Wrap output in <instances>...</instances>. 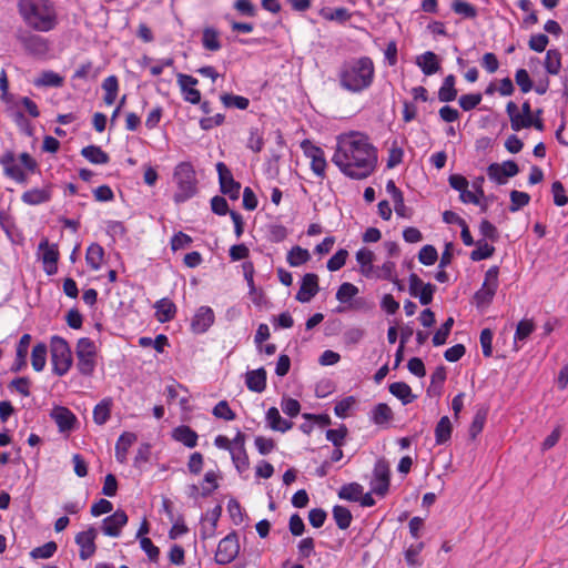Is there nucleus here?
I'll return each mask as SVG.
<instances>
[{
	"label": "nucleus",
	"mask_w": 568,
	"mask_h": 568,
	"mask_svg": "<svg viewBox=\"0 0 568 568\" xmlns=\"http://www.w3.org/2000/svg\"><path fill=\"white\" fill-rule=\"evenodd\" d=\"M358 294V288L352 283L345 282L341 284L336 292V300L341 303H348Z\"/></svg>",
	"instance_id": "obj_58"
},
{
	"label": "nucleus",
	"mask_w": 568,
	"mask_h": 568,
	"mask_svg": "<svg viewBox=\"0 0 568 568\" xmlns=\"http://www.w3.org/2000/svg\"><path fill=\"white\" fill-rule=\"evenodd\" d=\"M395 268L394 262L386 261L382 266L374 267L372 277L396 282Z\"/></svg>",
	"instance_id": "obj_50"
},
{
	"label": "nucleus",
	"mask_w": 568,
	"mask_h": 568,
	"mask_svg": "<svg viewBox=\"0 0 568 568\" xmlns=\"http://www.w3.org/2000/svg\"><path fill=\"white\" fill-rule=\"evenodd\" d=\"M18 11L27 27L37 32H50L59 24V13L52 0H19Z\"/></svg>",
	"instance_id": "obj_3"
},
{
	"label": "nucleus",
	"mask_w": 568,
	"mask_h": 568,
	"mask_svg": "<svg viewBox=\"0 0 568 568\" xmlns=\"http://www.w3.org/2000/svg\"><path fill=\"white\" fill-rule=\"evenodd\" d=\"M495 252V247L484 241L476 243V248L470 253V258L475 262L490 257Z\"/></svg>",
	"instance_id": "obj_56"
},
{
	"label": "nucleus",
	"mask_w": 568,
	"mask_h": 568,
	"mask_svg": "<svg viewBox=\"0 0 568 568\" xmlns=\"http://www.w3.org/2000/svg\"><path fill=\"white\" fill-rule=\"evenodd\" d=\"M51 199V191L49 187L31 189L21 195L23 203L28 205H39L49 202Z\"/></svg>",
	"instance_id": "obj_29"
},
{
	"label": "nucleus",
	"mask_w": 568,
	"mask_h": 568,
	"mask_svg": "<svg viewBox=\"0 0 568 568\" xmlns=\"http://www.w3.org/2000/svg\"><path fill=\"white\" fill-rule=\"evenodd\" d=\"M267 427L274 432L286 433L293 427V422L283 418L276 407H270L265 414Z\"/></svg>",
	"instance_id": "obj_24"
},
{
	"label": "nucleus",
	"mask_w": 568,
	"mask_h": 568,
	"mask_svg": "<svg viewBox=\"0 0 568 568\" xmlns=\"http://www.w3.org/2000/svg\"><path fill=\"white\" fill-rule=\"evenodd\" d=\"M50 417L57 424L60 433H70L78 422L75 415L64 406L53 407Z\"/></svg>",
	"instance_id": "obj_20"
},
{
	"label": "nucleus",
	"mask_w": 568,
	"mask_h": 568,
	"mask_svg": "<svg viewBox=\"0 0 568 568\" xmlns=\"http://www.w3.org/2000/svg\"><path fill=\"white\" fill-rule=\"evenodd\" d=\"M138 437L134 433H123L115 444V458L119 463L126 462L128 452L131 446L136 442Z\"/></svg>",
	"instance_id": "obj_27"
},
{
	"label": "nucleus",
	"mask_w": 568,
	"mask_h": 568,
	"mask_svg": "<svg viewBox=\"0 0 568 568\" xmlns=\"http://www.w3.org/2000/svg\"><path fill=\"white\" fill-rule=\"evenodd\" d=\"M535 324L532 320L524 318L521 320L516 327L514 342H524L528 338V336L534 332Z\"/></svg>",
	"instance_id": "obj_53"
},
{
	"label": "nucleus",
	"mask_w": 568,
	"mask_h": 568,
	"mask_svg": "<svg viewBox=\"0 0 568 568\" xmlns=\"http://www.w3.org/2000/svg\"><path fill=\"white\" fill-rule=\"evenodd\" d=\"M240 551L239 538L235 532H231L220 540L215 552V561L219 565L232 562Z\"/></svg>",
	"instance_id": "obj_10"
},
{
	"label": "nucleus",
	"mask_w": 568,
	"mask_h": 568,
	"mask_svg": "<svg viewBox=\"0 0 568 568\" xmlns=\"http://www.w3.org/2000/svg\"><path fill=\"white\" fill-rule=\"evenodd\" d=\"M347 435V428L345 425L336 429H328L326 432V439L331 442L335 447H341L344 444V439Z\"/></svg>",
	"instance_id": "obj_62"
},
{
	"label": "nucleus",
	"mask_w": 568,
	"mask_h": 568,
	"mask_svg": "<svg viewBox=\"0 0 568 568\" xmlns=\"http://www.w3.org/2000/svg\"><path fill=\"white\" fill-rule=\"evenodd\" d=\"M48 347L43 343L33 346L31 352V364L36 372H42L47 363Z\"/></svg>",
	"instance_id": "obj_40"
},
{
	"label": "nucleus",
	"mask_w": 568,
	"mask_h": 568,
	"mask_svg": "<svg viewBox=\"0 0 568 568\" xmlns=\"http://www.w3.org/2000/svg\"><path fill=\"white\" fill-rule=\"evenodd\" d=\"M41 252V261L43 270L48 275H53L58 272L59 250L55 244H50L48 240H43L39 244Z\"/></svg>",
	"instance_id": "obj_17"
},
{
	"label": "nucleus",
	"mask_w": 568,
	"mask_h": 568,
	"mask_svg": "<svg viewBox=\"0 0 568 568\" xmlns=\"http://www.w3.org/2000/svg\"><path fill=\"white\" fill-rule=\"evenodd\" d=\"M436 291L435 285L424 283L416 274L409 275V294L417 297L422 305H428L433 301Z\"/></svg>",
	"instance_id": "obj_16"
},
{
	"label": "nucleus",
	"mask_w": 568,
	"mask_h": 568,
	"mask_svg": "<svg viewBox=\"0 0 568 568\" xmlns=\"http://www.w3.org/2000/svg\"><path fill=\"white\" fill-rule=\"evenodd\" d=\"M544 67L549 74H558L561 68V54L558 50H548L545 57Z\"/></svg>",
	"instance_id": "obj_45"
},
{
	"label": "nucleus",
	"mask_w": 568,
	"mask_h": 568,
	"mask_svg": "<svg viewBox=\"0 0 568 568\" xmlns=\"http://www.w3.org/2000/svg\"><path fill=\"white\" fill-rule=\"evenodd\" d=\"M374 258V253L366 247H362L356 252V261L359 265L361 273L366 277L373 276Z\"/></svg>",
	"instance_id": "obj_32"
},
{
	"label": "nucleus",
	"mask_w": 568,
	"mask_h": 568,
	"mask_svg": "<svg viewBox=\"0 0 568 568\" xmlns=\"http://www.w3.org/2000/svg\"><path fill=\"white\" fill-rule=\"evenodd\" d=\"M232 463L239 474H243L250 468V460L246 453L245 447L244 448H232L230 452Z\"/></svg>",
	"instance_id": "obj_42"
},
{
	"label": "nucleus",
	"mask_w": 568,
	"mask_h": 568,
	"mask_svg": "<svg viewBox=\"0 0 568 568\" xmlns=\"http://www.w3.org/2000/svg\"><path fill=\"white\" fill-rule=\"evenodd\" d=\"M393 410L387 404L379 403L371 412V420L378 426L389 424L393 419Z\"/></svg>",
	"instance_id": "obj_35"
},
{
	"label": "nucleus",
	"mask_w": 568,
	"mask_h": 568,
	"mask_svg": "<svg viewBox=\"0 0 568 568\" xmlns=\"http://www.w3.org/2000/svg\"><path fill=\"white\" fill-rule=\"evenodd\" d=\"M389 393L397 397L404 405L412 403L415 396L412 393V388L404 382H395L388 386Z\"/></svg>",
	"instance_id": "obj_36"
},
{
	"label": "nucleus",
	"mask_w": 568,
	"mask_h": 568,
	"mask_svg": "<svg viewBox=\"0 0 568 568\" xmlns=\"http://www.w3.org/2000/svg\"><path fill=\"white\" fill-rule=\"evenodd\" d=\"M320 291L318 276L314 273H307L302 277L296 300L301 303H308Z\"/></svg>",
	"instance_id": "obj_22"
},
{
	"label": "nucleus",
	"mask_w": 568,
	"mask_h": 568,
	"mask_svg": "<svg viewBox=\"0 0 568 568\" xmlns=\"http://www.w3.org/2000/svg\"><path fill=\"white\" fill-rule=\"evenodd\" d=\"M246 386L250 390L262 393L266 387V372L264 368H257L246 373Z\"/></svg>",
	"instance_id": "obj_28"
},
{
	"label": "nucleus",
	"mask_w": 568,
	"mask_h": 568,
	"mask_svg": "<svg viewBox=\"0 0 568 568\" xmlns=\"http://www.w3.org/2000/svg\"><path fill=\"white\" fill-rule=\"evenodd\" d=\"M454 325V318L448 317L445 323L436 331V333L433 336V344L435 346H440L446 343V339L452 331V327Z\"/></svg>",
	"instance_id": "obj_60"
},
{
	"label": "nucleus",
	"mask_w": 568,
	"mask_h": 568,
	"mask_svg": "<svg viewBox=\"0 0 568 568\" xmlns=\"http://www.w3.org/2000/svg\"><path fill=\"white\" fill-rule=\"evenodd\" d=\"M481 99L483 97L480 93H469L462 95L458 99V103L464 111H470L481 102Z\"/></svg>",
	"instance_id": "obj_63"
},
{
	"label": "nucleus",
	"mask_w": 568,
	"mask_h": 568,
	"mask_svg": "<svg viewBox=\"0 0 568 568\" xmlns=\"http://www.w3.org/2000/svg\"><path fill=\"white\" fill-rule=\"evenodd\" d=\"M301 148L305 156L311 160V169L314 174L323 178L327 166L324 151L320 146L314 145L308 140L303 141Z\"/></svg>",
	"instance_id": "obj_12"
},
{
	"label": "nucleus",
	"mask_w": 568,
	"mask_h": 568,
	"mask_svg": "<svg viewBox=\"0 0 568 568\" xmlns=\"http://www.w3.org/2000/svg\"><path fill=\"white\" fill-rule=\"evenodd\" d=\"M104 258V250L98 243H92L88 246L85 253L87 264L93 270L98 271L101 268Z\"/></svg>",
	"instance_id": "obj_34"
},
{
	"label": "nucleus",
	"mask_w": 568,
	"mask_h": 568,
	"mask_svg": "<svg viewBox=\"0 0 568 568\" xmlns=\"http://www.w3.org/2000/svg\"><path fill=\"white\" fill-rule=\"evenodd\" d=\"M128 524V515L124 510L118 509L112 515L105 517L101 524V530L105 536L119 537L122 528Z\"/></svg>",
	"instance_id": "obj_19"
},
{
	"label": "nucleus",
	"mask_w": 568,
	"mask_h": 568,
	"mask_svg": "<svg viewBox=\"0 0 568 568\" xmlns=\"http://www.w3.org/2000/svg\"><path fill=\"white\" fill-rule=\"evenodd\" d=\"M424 542L419 541L416 544H412L406 550H405V560L409 567H420L422 561L419 559V555L424 549Z\"/></svg>",
	"instance_id": "obj_51"
},
{
	"label": "nucleus",
	"mask_w": 568,
	"mask_h": 568,
	"mask_svg": "<svg viewBox=\"0 0 568 568\" xmlns=\"http://www.w3.org/2000/svg\"><path fill=\"white\" fill-rule=\"evenodd\" d=\"M455 83H456V78L454 74H448L444 79V81L438 90V100L440 102H446V103L452 102L457 98L458 91L455 88Z\"/></svg>",
	"instance_id": "obj_33"
},
{
	"label": "nucleus",
	"mask_w": 568,
	"mask_h": 568,
	"mask_svg": "<svg viewBox=\"0 0 568 568\" xmlns=\"http://www.w3.org/2000/svg\"><path fill=\"white\" fill-rule=\"evenodd\" d=\"M215 314L210 306H200L190 323V328L194 334H204L214 324Z\"/></svg>",
	"instance_id": "obj_15"
},
{
	"label": "nucleus",
	"mask_w": 568,
	"mask_h": 568,
	"mask_svg": "<svg viewBox=\"0 0 568 568\" xmlns=\"http://www.w3.org/2000/svg\"><path fill=\"white\" fill-rule=\"evenodd\" d=\"M58 549V546L54 541H48L40 547H36L30 551V556L33 559H49L51 558Z\"/></svg>",
	"instance_id": "obj_55"
},
{
	"label": "nucleus",
	"mask_w": 568,
	"mask_h": 568,
	"mask_svg": "<svg viewBox=\"0 0 568 568\" xmlns=\"http://www.w3.org/2000/svg\"><path fill=\"white\" fill-rule=\"evenodd\" d=\"M452 435V423L447 416L439 419L435 428V439L438 445L446 443Z\"/></svg>",
	"instance_id": "obj_47"
},
{
	"label": "nucleus",
	"mask_w": 568,
	"mask_h": 568,
	"mask_svg": "<svg viewBox=\"0 0 568 568\" xmlns=\"http://www.w3.org/2000/svg\"><path fill=\"white\" fill-rule=\"evenodd\" d=\"M498 266H491L485 274V281L481 287L475 293V302L477 306H484L491 302L498 288Z\"/></svg>",
	"instance_id": "obj_9"
},
{
	"label": "nucleus",
	"mask_w": 568,
	"mask_h": 568,
	"mask_svg": "<svg viewBox=\"0 0 568 568\" xmlns=\"http://www.w3.org/2000/svg\"><path fill=\"white\" fill-rule=\"evenodd\" d=\"M437 258V250L433 245H425L420 248L418 260L422 264L433 265Z\"/></svg>",
	"instance_id": "obj_64"
},
{
	"label": "nucleus",
	"mask_w": 568,
	"mask_h": 568,
	"mask_svg": "<svg viewBox=\"0 0 568 568\" xmlns=\"http://www.w3.org/2000/svg\"><path fill=\"white\" fill-rule=\"evenodd\" d=\"M348 257V252L345 248L338 250L328 261H327V268L331 272H336L341 270Z\"/></svg>",
	"instance_id": "obj_61"
},
{
	"label": "nucleus",
	"mask_w": 568,
	"mask_h": 568,
	"mask_svg": "<svg viewBox=\"0 0 568 568\" xmlns=\"http://www.w3.org/2000/svg\"><path fill=\"white\" fill-rule=\"evenodd\" d=\"M221 101L225 108H235L239 110H245L250 104L247 98L227 93L221 95Z\"/></svg>",
	"instance_id": "obj_54"
},
{
	"label": "nucleus",
	"mask_w": 568,
	"mask_h": 568,
	"mask_svg": "<svg viewBox=\"0 0 568 568\" xmlns=\"http://www.w3.org/2000/svg\"><path fill=\"white\" fill-rule=\"evenodd\" d=\"M446 379V369L443 366L437 367L430 377V385L427 389L429 395H440L444 382Z\"/></svg>",
	"instance_id": "obj_46"
},
{
	"label": "nucleus",
	"mask_w": 568,
	"mask_h": 568,
	"mask_svg": "<svg viewBox=\"0 0 568 568\" xmlns=\"http://www.w3.org/2000/svg\"><path fill=\"white\" fill-rule=\"evenodd\" d=\"M178 83L180 85L183 99L192 104H197L201 101V93L195 85L197 84V79L192 75L179 73L178 74Z\"/></svg>",
	"instance_id": "obj_21"
},
{
	"label": "nucleus",
	"mask_w": 568,
	"mask_h": 568,
	"mask_svg": "<svg viewBox=\"0 0 568 568\" xmlns=\"http://www.w3.org/2000/svg\"><path fill=\"white\" fill-rule=\"evenodd\" d=\"M52 372L58 376L65 375L72 365V353L67 341L52 336L50 342Z\"/></svg>",
	"instance_id": "obj_6"
},
{
	"label": "nucleus",
	"mask_w": 568,
	"mask_h": 568,
	"mask_svg": "<svg viewBox=\"0 0 568 568\" xmlns=\"http://www.w3.org/2000/svg\"><path fill=\"white\" fill-rule=\"evenodd\" d=\"M216 171L222 193L231 200H237L240 197L241 184L233 179L230 169L223 162H219Z\"/></svg>",
	"instance_id": "obj_13"
},
{
	"label": "nucleus",
	"mask_w": 568,
	"mask_h": 568,
	"mask_svg": "<svg viewBox=\"0 0 568 568\" xmlns=\"http://www.w3.org/2000/svg\"><path fill=\"white\" fill-rule=\"evenodd\" d=\"M202 44L209 51H219L222 48L220 32L212 27H207L202 33Z\"/></svg>",
	"instance_id": "obj_39"
},
{
	"label": "nucleus",
	"mask_w": 568,
	"mask_h": 568,
	"mask_svg": "<svg viewBox=\"0 0 568 568\" xmlns=\"http://www.w3.org/2000/svg\"><path fill=\"white\" fill-rule=\"evenodd\" d=\"M172 437L174 440L182 443L189 448L197 445V434L189 426L181 425L173 429Z\"/></svg>",
	"instance_id": "obj_30"
},
{
	"label": "nucleus",
	"mask_w": 568,
	"mask_h": 568,
	"mask_svg": "<svg viewBox=\"0 0 568 568\" xmlns=\"http://www.w3.org/2000/svg\"><path fill=\"white\" fill-rule=\"evenodd\" d=\"M78 368L83 375H91L95 368L97 347L92 339L82 337L77 344Z\"/></svg>",
	"instance_id": "obj_7"
},
{
	"label": "nucleus",
	"mask_w": 568,
	"mask_h": 568,
	"mask_svg": "<svg viewBox=\"0 0 568 568\" xmlns=\"http://www.w3.org/2000/svg\"><path fill=\"white\" fill-rule=\"evenodd\" d=\"M530 201V195L526 192L521 191H511L510 192V212H517L521 207L526 206Z\"/></svg>",
	"instance_id": "obj_59"
},
{
	"label": "nucleus",
	"mask_w": 568,
	"mask_h": 568,
	"mask_svg": "<svg viewBox=\"0 0 568 568\" xmlns=\"http://www.w3.org/2000/svg\"><path fill=\"white\" fill-rule=\"evenodd\" d=\"M416 64L420 68L425 75H432L436 73L440 68L438 57L432 52L426 51L416 58Z\"/></svg>",
	"instance_id": "obj_26"
},
{
	"label": "nucleus",
	"mask_w": 568,
	"mask_h": 568,
	"mask_svg": "<svg viewBox=\"0 0 568 568\" xmlns=\"http://www.w3.org/2000/svg\"><path fill=\"white\" fill-rule=\"evenodd\" d=\"M333 518L337 527L343 530L351 526L353 519L351 511L346 507L339 505L333 508Z\"/></svg>",
	"instance_id": "obj_49"
},
{
	"label": "nucleus",
	"mask_w": 568,
	"mask_h": 568,
	"mask_svg": "<svg viewBox=\"0 0 568 568\" xmlns=\"http://www.w3.org/2000/svg\"><path fill=\"white\" fill-rule=\"evenodd\" d=\"M332 162L345 176L364 180L372 175L377 168V149L362 132L342 133L336 138Z\"/></svg>",
	"instance_id": "obj_1"
},
{
	"label": "nucleus",
	"mask_w": 568,
	"mask_h": 568,
	"mask_svg": "<svg viewBox=\"0 0 568 568\" xmlns=\"http://www.w3.org/2000/svg\"><path fill=\"white\" fill-rule=\"evenodd\" d=\"M81 154L93 164H105L109 162V155L97 145H88L81 150Z\"/></svg>",
	"instance_id": "obj_38"
},
{
	"label": "nucleus",
	"mask_w": 568,
	"mask_h": 568,
	"mask_svg": "<svg viewBox=\"0 0 568 568\" xmlns=\"http://www.w3.org/2000/svg\"><path fill=\"white\" fill-rule=\"evenodd\" d=\"M363 487L357 483L344 485L339 491L338 497L348 501H358L362 497Z\"/></svg>",
	"instance_id": "obj_48"
},
{
	"label": "nucleus",
	"mask_w": 568,
	"mask_h": 568,
	"mask_svg": "<svg viewBox=\"0 0 568 568\" xmlns=\"http://www.w3.org/2000/svg\"><path fill=\"white\" fill-rule=\"evenodd\" d=\"M33 83L36 87L58 88L63 84V78L53 71H44Z\"/></svg>",
	"instance_id": "obj_44"
},
{
	"label": "nucleus",
	"mask_w": 568,
	"mask_h": 568,
	"mask_svg": "<svg viewBox=\"0 0 568 568\" xmlns=\"http://www.w3.org/2000/svg\"><path fill=\"white\" fill-rule=\"evenodd\" d=\"M156 320L161 323L171 321L176 313L175 304L169 298H162L154 305Z\"/></svg>",
	"instance_id": "obj_31"
},
{
	"label": "nucleus",
	"mask_w": 568,
	"mask_h": 568,
	"mask_svg": "<svg viewBox=\"0 0 568 568\" xmlns=\"http://www.w3.org/2000/svg\"><path fill=\"white\" fill-rule=\"evenodd\" d=\"M389 487V473L386 466L377 464L374 469V477L371 483L372 493L385 496Z\"/></svg>",
	"instance_id": "obj_23"
},
{
	"label": "nucleus",
	"mask_w": 568,
	"mask_h": 568,
	"mask_svg": "<svg viewBox=\"0 0 568 568\" xmlns=\"http://www.w3.org/2000/svg\"><path fill=\"white\" fill-rule=\"evenodd\" d=\"M356 398L354 396H347L336 403L334 407V413L339 418H346L349 415V412L356 405Z\"/></svg>",
	"instance_id": "obj_57"
},
{
	"label": "nucleus",
	"mask_w": 568,
	"mask_h": 568,
	"mask_svg": "<svg viewBox=\"0 0 568 568\" xmlns=\"http://www.w3.org/2000/svg\"><path fill=\"white\" fill-rule=\"evenodd\" d=\"M175 192L173 201L176 204L184 203L193 197L197 191V180L194 166L190 162H181L173 170Z\"/></svg>",
	"instance_id": "obj_4"
},
{
	"label": "nucleus",
	"mask_w": 568,
	"mask_h": 568,
	"mask_svg": "<svg viewBox=\"0 0 568 568\" xmlns=\"http://www.w3.org/2000/svg\"><path fill=\"white\" fill-rule=\"evenodd\" d=\"M17 40L29 54L36 57H43L50 50L49 41L39 34L23 31L17 34Z\"/></svg>",
	"instance_id": "obj_11"
},
{
	"label": "nucleus",
	"mask_w": 568,
	"mask_h": 568,
	"mask_svg": "<svg viewBox=\"0 0 568 568\" xmlns=\"http://www.w3.org/2000/svg\"><path fill=\"white\" fill-rule=\"evenodd\" d=\"M337 75L343 90L358 94L372 87L375 65L369 57L353 58L341 65Z\"/></svg>",
	"instance_id": "obj_2"
},
{
	"label": "nucleus",
	"mask_w": 568,
	"mask_h": 568,
	"mask_svg": "<svg viewBox=\"0 0 568 568\" xmlns=\"http://www.w3.org/2000/svg\"><path fill=\"white\" fill-rule=\"evenodd\" d=\"M506 112L514 131L529 129L530 123H532V116L535 115L528 101L523 103L521 110H519L514 101H509L506 105Z\"/></svg>",
	"instance_id": "obj_8"
},
{
	"label": "nucleus",
	"mask_w": 568,
	"mask_h": 568,
	"mask_svg": "<svg viewBox=\"0 0 568 568\" xmlns=\"http://www.w3.org/2000/svg\"><path fill=\"white\" fill-rule=\"evenodd\" d=\"M320 16L327 21H335L343 24L351 19L352 13L346 8H323L320 11Z\"/></svg>",
	"instance_id": "obj_37"
},
{
	"label": "nucleus",
	"mask_w": 568,
	"mask_h": 568,
	"mask_svg": "<svg viewBox=\"0 0 568 568\" xmlns=\"http://www.w3.org/2000/svg\"><path fill=\"white\" fill-rule=\"evenodd\" d=\"M30 343L31 335L23 334L20 337L16 349V359L11 368L13 372H19L27 365V356L29 353Z\"/></svg>",
	"instance_id": "obj_25"
},
{
	"label": "nucleus",
	"mask_w": 568,
	"mask_h": 568,
	"mask_svg": "<svg viewBox=\"0 0 568 568\" xmlns=\"http://www.w3.org/2000/svg\"><path fill=\"white\" fill-rule=\"evenodd\" d=\"M4 174L19 184L28 182V172L33 173L38 166L36 160L27 152L19 155V162L13 152L8 151L0 156Z\"/></svg>",
	"instance_id": "obj_5"
},
{
	"label": "nucleus",
	"mask_w": 568,
	"mask_h": 568,
	"mask_svg": "<svg viewBox=\"0 0 568 568\" xmlns=\"http://www.w3.org/2000/svg\"><path fill=\"white\" fill-rule=\"evenodd\" d=\"M452 189L459 192V200L465 204L481 205V197L469 190L468 180L460 174H452L448 179Z\"/></svg>",
	"instance_id": "obj_14"
},
{
	"label": "nucleus",
	"mask_w": 568,
	"mask_h": 568,
	"mask_svg": "<svg viewBox=\"0 0 568 568\" xmlns=\"http://www.w3.org/2000/svg\"><path fill=\"white\" fill-rule=\"evenodd\" d=\"M112 400L110 398L102 399L93 409V420L98 425H103L110 418Z\"/></svg>",
	"instance_id": "obj_43"
},
{
	"label": "nucleus",
	"mask_w": 568,
	"mask_h": 568,
	"mask_svg": "<svg viewBox=\"0 0 568 568\" xmlns=\"http://www.w3.org/2000/svg\"><path fill=\"white\" fill-rule=\"evenodd\" d=\"M98 531L94 527H89L75 536V542L80 547L79 556L82 560L92 557L97 550L95 538Z\"/></svg>",
	"instance_id": "obj_18"
},
{
	"label": "nucleus",
	"mask_w": 568,
	"mask_h": 568,
	"mask_svg": "<svg viewBox=\"0 0 568 568\" xmlns=\"http://www.w3.org/2000/svg\"><path fill=\"white\" fill-rule=\"evenodd\" d=\"M452 10L466 19H474L477 17V9L471 3L463 0L453 1Z\"/></svg>",
	"instance_id": "obj_52"
},
{
	"label": "nucleus",
	"mask_w": 568,
	"mask_h": 568,
	"mask_svg": "<svg viewBox=\"0 0 568 568\" xmlns=\"http://www.w3.org/2000/svg\"><path fill=\"white\" fill-rule=\"evenodd\" d=\"M311 258V254L306 248H303L301 246H293L288 253L286 261L292 267H298Z\"/></svg>",
	"instance_id": "obj_41"
}]
</instances>
